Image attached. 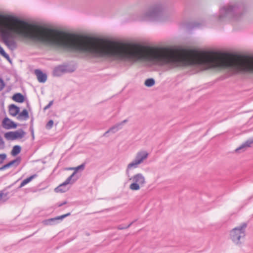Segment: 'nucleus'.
Returning a JSON list of instances; mask_svg holds the SVG:
<instances>
[{
  "mask_svg": "<svg viewBox=\"0 0 253 253\" xmlns=\"http://www.w3.org/2000/svg\"><path fill=\"white\" fill-rule=\"evenodd\" d=\"M148 153L145 151H139L137 153L134 159L140 164L148 158Z\"/></svg>",
  "mask_w": 253,
  "mask_h": 253,
  "instance_id": "11",
  "label": "nucleus"
},
{
  "mask_svg": "<svg viewBox=\"0 0 253 253\" xmlns=\"http://www.w3.org/2000/svg\"><path fill=\"white\" fill-rule=\"evenodd\" d=\"M37 177L36 174H34L31 175V176L25 179L22 181V182L21 183L20 185L18 187V188H21L24 186H25L26 184H28L29 182H30L32 179H33L34 178Z\"/></svg>",
  "mask_w": 253,
  "mask_h": 253,
  "instance_id": "18",
  "label": "nucleus"
},
{
  "mask_svg": "<svg viewBox=\"0 0 253 253\" xmlns=\"http://www.w3.org/2000/svg\"><path fill=\"white\" fill-rule=\"evenodd\" d=\"M252 144H253V138H250L247 140L245 143H243L239 147L236 148L235 152L236 153L244 152L248 148L250 147Z\"/></svg>",
  "mask_w": 253,
  "mask_h": 253,
  "instance_id": "9",
  "label": "nucleus"
},
{
  "mask_svg": "<svg viewBox=\"0 0 253 253\" xmlns=\"http://www.w3.org/2000/svg\"><path fill=\"white\" fill-rule=\"evenodd\" d=\"M133 222H131V223H130L127 226H123L122 225H119L117 227V228L119 230H123V229H127L128 228H129L132 224H133Z\"/></svg>",
  "mask_w": 253,
  "mask_h": 253,
  "instance_id": "26",
  "label": "nucleus"
},
{
  "mask_svg": "<svg viewBox=\"0 0 253 253\" xmlns=\"http://www.w3.org/2000/svg\"><path fill=\"white\" fill-rule=\"evenodd\" d=\"M6 155L5 154H0V164L3 163V161L6 159Z\"/></svg>",
  "mask_w": 253,
  "mask_h": 253,
  "instance_id": "28",
  "label": "nucleus"
},
{
  "mask_svg": "<svg viewBox=\"0 0 253 253\" xmlns=\"http://www.w3.org/2000/svg\"><path fill=\"white\" fill-rule=\"evenodd\" d=\"M67 201H64L63 202V203H60L58 205V207H61L65 204H67Z\"/></svg>",
  "mask_w": 253,
  "mask_h": 253,
  "instance_id": "35",
  "label": "nucleus"
},
{
  "mask_svg": "<svg viewBox=\"0 0 253 253\" xmlns=\"http://www.w3.org/2000/svg\"><path fill=\"white\" fill-rule=\"evenodd\" d=\"M120 125L118 124L115 125L111 127H110L107 131H106L103 135V136H107V134L109 132L115 133L117 132L119 130L121 129Z\"/></svg>",
  "mask_w": 253,
  "mask_h": 253,
  "instance_id": "16",
  "label": "nucleus"
},
{
  "mask_svg": "<svg viewBox=\"0 0 253 253\" xmlns=\"http://www.w3.org/2000/svg\"><path fill=\"white\" fill-rule=\"evenodd\" d=\"M30 129L31 130V132H32V134L33 137L34 138V129H33V128L32 127H30Z\"/></svg>",
  "mask_w": 253,
  "mask_h": 253,
  "instance_id": "36",
  "label": "nucleus"
},
{
  "mask_svg": "<svg viewBox=\"0 0 253 253\" xmlns=\"http://www.w3.org/2000/svg\"><path fill=\"white\" fill-rule=\"evenodd\" d=\"M84 168H85V163H83L82 165H81L76 168H73V169H75L74 172H76V173L77 171H78L79 170H83L84 169Z\"/></svg>",
  "mask_w": 253,
  "mask_h": 253,
  "instance_id": "24",
  "label": "nucleus"
},
{
  "mask_svg": "<svg viewBox=\"0 0 253 253\" xmlns=\"http://www.w3.org/2000/svg\"><path fill=\"white\" fill-rule=\"evenodd\" d=\"M163 7L160 3H157L150 6L144 14L143 20L148 21H161Z\"/></svg>",
  "mask_w": 253,
  "mask_h": 253,
  "instance_id": "4",
  "label": "nucleus"
},
{
  "mask_svg": "<svg viewBox=\"0 0 253 253\" xmlns=\"http://www.w3.org/2000/svg\"><path fill=\"white\" fill-rule=\"evenodd\" d=\"M3 127L7 129L11 128H15L17 125L13 121L6 117L2 121Z\"/></svg>",
  "mask_w": 253,
  "mask_h": 253,
  "instance_id": "10",
  "label": "nucleus"
},
{
  "mask_svg": "<svg viewBox=\"0 0 253 253\" xmlns=\"http://www.w3.org/2000/svg\"><path fill=\"white\" fill-rule=\"evenodd\" d=\"M0 54L5 57L9 62H11V60L9 56L5 52L3 48L0 45Z\"/></svg>",
  "mask_w": 253,
  "mask_h": 253,
  "instance_id": "22",
  "label": "nucleus"
},
{
  "mask_svg": "<svg viewBox=\"0 0 253 253\" xmlns=\"http://www.w3.org/2000/svg\"><path fill=\"white\" fill-rule=\"evenodd\" d=\"M155 81L153 78L147 79L145 82V85L147 87H151L155 84Z\"/></svg>",
  "mask_w": 253,
  "mask_h": 253,
  "instance_id": "21",
  "label": "nucleus"
},
{
  "mask_svg": "<svg viewBox=\"0 0 253 253\" xmlns=\"http://www.w3.org/2000/svg\"><path fill=\"white\" fill-rule=\"evenodd\" d=\"M127 122V120L126 119V120H124L123 121H122L121 123H118V124L120 125V127L122 128L124 124L126 123Z\"/></svg>",
  "mask_w": 253,
  "mask_h": 253,
  "instance_id": "33",
  "label": "nucleus"
},
{
  "mask_svg": "<svg viewBox=\"0 0 253 253\" xmlns=\"http://www.w3.org/2000/svg\"><path fill=\"white\" fill-rule=\"evenodd\" d=\"M247 223L244 222L230 231V239L236 245H241L246 236Z\"/></svg>",
  "mask_w": 253,
  "mask_h": 253,
  "instance_id": "3",
  "label": "nucleus"
},
{
  "mask_svg": "<svg viewBox=\"0 0 253 253\" xmlns=\"http://www.w3.org/2000/svg\"><path fill=\"white\" fill-rule=\"evenodd\" d=\"M8 195V193L4 194L2 191H0V200H1L3 195L5 196H7Z\"/></svg>",
  "mask_w": 253,
  "mask_h": 253,
  "instance_id": "34",
  "label": "nucleus"
},
{
  "mask_svg": "<svg viewBox=\"0 0 253 253\" xmlns=\"http://www.w3.org/2000/svg\"><path fill=\"white\" fill-rule=\"evenodd\" d=\"M200 24L197 22L193 23L191 25L189 26L190 28L193 29L196 28H199L200 26Z\"/></svg>",
  "mask_w": 253,
  "mask_h": 253,
  "instance_id": "29",
  "label": "nucleus"
},
{
  "mask_svg": "<svg viewBox=\"0 0 253 253\" xmlns=\"http://www.w3.org/2000/svg\"><path fill=\"white\" fill-rule=\"evenodd\" d=\"M67 71V67L64 65H59L55 67L53 71L54 76L59 77Z\"/></svg>",
  "mask_w": 253,
  "mask_h": 253,
  "instance_id": "12",
  "label": "nucleus"
},
{
  "mask_svg": "<svg viewBox=\"0 0 253 253\" xmlns=\"http://www.w3.org/2000/svg\"><path fill=\"white\" fill-rule=\"evenodd\" d=\"M26 134V132L22 129L15 131H9L4 134V137L7 140H14L22 138Z\"/></svg>",
  "mask_w": 253,
  "mask_h": 253,
  "instance_id": "7",
  "label": "nucleus"
},
{
  "mask_svg": "<svg viewBox=\"0 0 253 253\" xmlns=\"http://www.w3.org/2000/svg\"><path fill=\"white\" fill-rule=\"evenodd\" d=\"M20 111L19 107L14 104H11L9 106V114L12 116H16L18 115Z\"/></svg>",
  "mask_w": 253,
  "mask_h": 253,
  "instance_id": "14",
  "label": "nucleus"
},
{
  "mask_svg": "<svg viewBox=\"0 0 253 253\" xmlns=\"http://www.w3.org/2000/svg\"><path fill=\"white\" fill-rule=\"evenodd\" d=\"M11 186H12V185L8 186V188H10V187H11Z\"/></svg>",
  "mask_w": 253,
  "mask_h": 253,
  "instance_id": "38",
  "label": "nucleus"
},
{
  "mask_svg": "<svg viewBox=\"0 0 253 253\" xmlns=\"http://www.w3.org/2000/svg\"><path fill=\"white\" fill-rule=\"evenodd\" d=\"M21 150V147L20 146L15 145L11 150V154L14 156H16L20 152Z\"/></svg>",
  "mask_w": 253,
  "mask_h": 253,
  "instance_id": "20",
  "label": "nucleus"
},
{
  "mask_svg": "<svg viewBox=\"0 0 253 253\" xmlns=\"http://www.w3.org/2000/svg\"><path fill=\"white\" fill-rule=\"evenodd\" d=\"M10 167V165L8 163L3 165L2 167L0 168V170H3Z\"/></svg>",
  "mask_w": 253,
  "mask_h": 253,
  "instance_id": "32",
  "label": "nucleus"
},
{
  "mask_svg": "<svg viewBox=\"0 0 253 253\" xmlns=\"http://www.w3.org/2000/svg\"><path fill=\"white\" fill-rule=\"evenodd\" d=\"M20 161H21V158L20 157H17L15 159L9 162L8 164L10 165V167L14 165L15 164H16V166H17L20 163Z\"/></svg>",
  "mask_w": 253,
  "mask_h": 253,
  "instance_id": "23",
  "label": "nucleus"
},
{
  "mask_svg": "<svg viewBox=\"0 0 253 253\" xmlns=\"http://www.w3.org/2000/svg\"><path fill=\"white\" fill-rule=\"evenodd\" d=\"M5 86V84L2 79L0 78V91H1Z\"/></svg>",
  "mask_w": 253,
  "mask_h": 253,
  "instance_id": "30",
  "label": "nucleus"
},
{
  "mask_svg": "<svg viewBox=\"0 0 253 253\" xmlns=\"http://www.w3.org/2000/svg\"><path fill=\"white\" fill-rule=\"evenodd\" d=\"M0 35L2 42L11 50L17 48L15 39L19 37L35 43L104 59V38L82 36L32 25L11 15L0 14Z\"/></svg>",
  "mask_w": 253,
  "mask_h": 253,
  "instance_id": "1",
  "label": "nucleus"
},
{
  "mask_svg": "<svg viewBox=\"0 0 253 253\" xmlns=\"http://www.w3.org/2000/svg\"><path fill=\"white\" fill-rule=\"evenodd\" d=\"M139 165V164L137 162L136 160L134 159L130 163H129L126 168V172L127 173H128L129 170L131 169V168H136L138 167V165Z\"/></svg>",
  "mask_w": 253,
  "mask_h": 253,
  "instance_id": "19",
  "label": "nucleus"
},
{
  "mask_svg": "<svg viewBox=\"0 0 253 253\" xmlns=\"http://www.w3.org/2000/svg\"><path fill=\"white\" fill-rule=\"evenodd\" d=\"M27 107L29 108V103H28V102H27Z\"/></svg>",
  "mask_w": 253,
  "mask_h": 253,
  "instance_id": "37",
  "label": "nucleus"
},
{
  "mask_svg": "<svg viewBox=\"0 0 253 253\" xmlns=\"http://www.w3.org/2000/svg\"><path fill=\"white\" fill-rule=\"evenodd\" d=\"M246 11L245 5L240 2L224 6L220 9L218 20L223 21L231 19L238 20Z\"/></svg>",
  "mask_w": 253,
  "mask_h": 253,
  "instance_id": "2",
  "label": "nucleus"
},
{
  "mask_svg": "<svg viewBox=\"0 0 253 253\" xmlns=\"http://www.w3.org/2000/svg\"><path fill=\"white\" fill-rule=\"evenodd\" d=\"M75 174L76 172H73V173L69 176L64 182L60 184L55 189V191L56 192L63 193L68 190L69 187H68V185L74 183L78 179V177L75 178Z\"/></svg>",
  "mask_w": 253,
  "mask_h": 253,
  "instance_id": "6",
  "label": "nucleus"
},
{
  "mask_svg": "<svg viewBox=\"0 0 253 253\" xmlns=\"http://www.w3.org/2000/svg\"><path fill=\"white\" fill-rule=\"evenodd\" d=\"M53 103V100L50 101L49 103L44 107L43 110L45 111L48 109L52 105Z\"/></svg>",
  "mask_w": 253,
  "mask_h": 253,
  "instance_id": "31",
  "label": "nucleus"
},
{
  "mask_svg": "<svg viewBox=\"0 0 253 253\" xmlns=\"http://www.w3.org/2000/svg\"><path fill=\"white\" fill-rule=\"evenodd\" d=\"M53 124H54V122H53V120H50V121H49L46 125V129H51L53 126Z\"/></svg>",
  "mask_w": 253,
  "mask_h": 253,
  "instance_id": "25",
  "label": "nucleus"
},
{
  "mask_svg": "<svg viewBox=\"0 0 253 253\" xmlns=\"http://www.w3.org/2000/svg\"><path fill=\"white\" fill-rule=\"evenodd\" d=\"M35 74L37 76V80L40 83H44L47 80V75L43 73L40 69H36L34 71Z\"/></svg>",
  "mask_w": 253,
  "mask_h": 253,
  "instance_id": "13",
  "label": "nucleus"
},
{
  "mask_svg": "<svg viewBox=\"0 0 253 253\" xmlns=\"http://www.w3.org/2000/svg\"><path fill=\"white\" fill-rule=\"evenodd\" d=\"M29 118L28 112L26 109H24L21 112L19 113L17 116V119L18 120H28Z\"/></svg>",
  "mask_w": 253,
  "mask_h": 253,
  "instance_id": "15",
  "label": "nucleus"
},
{
  "mask_svg": "<svg viewBox=\"0 0 253 253\" xmlns=\"http://www.w3.org/2000/svg\"><path fill=\"white\" fill-rule=\"evenodd\" d=\"M12 99L19 103H22L24 101V96L20 93H16L12 96Z\"/></svg>",
  "mask_w": 253,
  "mask_h": 253,
  "instance_id": "17",
  "label": "nucleus"
},
{
  "mask_svg": "<svg viewBox=\"0 0 253 253\" xmlns=\"http://www.w3.org/2000/svg\"><path fill=\"white\" fill-rule=\"evenodd\" d=\"M130 179L133 181V183L129 185V188L132 190H138L146 183L144 176L140 173L134 175Z\"/></svg>",
  "mask_w": 253,
  "mask_h": 253,
  "instance_id": "5",
  "label": "nucleus"
},
{
  "mask_svg": "<svg viewBox=\"0 0 253 253\" xmlns=\"http://www.w3.org/2000/svg\"><path fill=\"white\" fill-rule=\"evenodd\" d=\"M5 146V143L1 135H0V149H3Z\"/></svg>",
  "mask_w": 253,
  "mask_h": 253,
  "instance_id": "27",
  "label": "nucleus"
},
{
  "mask_svg": "<svg viewBox=\"0 0 253 253\" xmlns=\"http://www.w3.org/2000/svg\"><path fill=\"white\" fill-rule=\"evenodd\" d=\"M71 214L70 212L66 214L58 216L53 218L45 219L42 221V223L44 225H53L58 222L59 220H62L64 218L69 216Z\"/></svg>",
  "mask_w": 253,
  "mask_h": 253,
  "instance_id": "8",
  "label": "nucleus"
}]
</instances>
